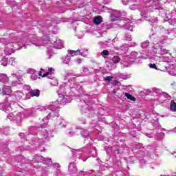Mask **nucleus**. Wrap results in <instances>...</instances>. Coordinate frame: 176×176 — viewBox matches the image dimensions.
<instances>
[{
	"mask_svg": "<svg viewBox=\"0 0 176 176\" xmlns=\"http://www.w3.org/2000/svg\"><path fill=\"white\" fill-rule=\"evenodd\" d=\"M9 63H11V65H16V58H10L9 59Z\"/></svg>",
	"mask_w": 176,
	"mask_h": 176,
	"instance_id": "obj_28",
	"label": "nucleus"
},
{
	"mask_svg": "<svg viewBox=\"0 0 176 176\" xmlns=\"http://www.w3.org/2000/svg\"><path fill=\"white\" fill-rule=\"evenodd\" d=\"M14 96L17 100H21V98H23V96H24V94H23V92H21V91H16L14 92Z\"/></svg>",
	"mask_w": 176,
	"mask_h": 176,
	"instance_id": "obj_14",
	"label": "nucleus"
},
{
	"mask_svg": "<svg viewBox=\"0 0 176 176\" xmlns=\"http://www.w3.org/2000/svg\"><path fill=\"white\" fill-rule=\"evenodd\" d=\"M142 49H146V47H148V46H149V41H144L142 43Z\"/></svg>",
	"mask_w": 176,
	"mask_h": 176,
	"instance_id": "obj_26",
	"label": "nucleus"
},
{
	"mask_svg": "<svg viewBox=\"0 0 176 176\" xmlns=\"http://www.w3.org/2000/svg\"><path fill=\"white\" fill-rule=\"evenodd\" d=\"M30 94L31 97H39L41 91L38 89L31 90Z\"/></svg>",
	"mask_w": 176,
	"mask_h": 176,
	"instance_id": "obj_13",
	"label": "nucleus"
},
{
	"mask_svg": "<svg viewBox=\"0 0 176 176\" xmlns=\"http://www.w3.org/2000/svg\"><path fill=\"white\" fill-rule=\"evenodd\" d=\"M123 5H129V1H122Z\"/></svg>",
	"mask_w": 176,
	"mask_h": 176,
	"instance_id": "obj_47",
	"label": "nucleus"
},
{
	"mask_svg": "<svg viewBox=\"0 0 176 176\" xmlns=\"http://www.w3.org/2000/svg\"><path fill=\"white\" fill-rule=\"evenodd\" d=\"M45 137H47V133L45 134Z\"/></svg>",
	"mask_w": 176,
	"mask_h": 176,
	"instance_id": "obj_52",
	"label": "nucleus"
},
{
	"mask_svg": "<svg viewBox=\"0 0 176 176\" xmlns=\"http://www.w3.org/2000/svg\"><path fill=\"white\" fill-rule=\"evenodd\" d=\"M89 54V51L87 49H82L79 50V56H82V57H86Z\"/></svg>",
	"mask_w": 176,
	"mask_h": 176,
	"instance_id": "obj_15",
	"label": "nucleus"
},
{
	"mask_svg": "<svg viewBox=\"0 0 176 176\" xmlns=\"http://www.w3.org/2000/svg\"><path fill=\"white\" fill-rule=\"evenodd\" d=\"M168 34L170 35L171 38H175L176 36L175 34L174 33V30H171Z\"/></svg>",
	"mask_w": 176,
	"mask_h": 176,
	"instance_id": "obj_35",
	"label": "nucleus"
},
{
	"mask_svg": "<svg viewBox=\"0 0 176 176\" xmlns=\"http://www.w3.org/2000/svg\"><path fill=\"white\" fill-rule=\"evenodd\" d=\"M125 97L128 98V100H131V101H135V98H134L131 94L125 93Z\"/></svg>",
	"mask_w": 176,
	"mask_h": 176,
	"instance_id": "obj_24",
	"label": "nucleus"
},
{
	"mask_svg": "<svg viewBox=\"0 0 176 176\" xmlns=\"http://www.w3.org/2000/svg\"><path fill=\"white\" fill-rule=\"evenodd\" d=\"M127 57L129 59V63L140 64V63H141V60L140 58L142 57V55L137 52H132Z\"/></svg>",
	"mask_w": 176,
	"mask_h": 176,
	"instance_id": "obj_5",
	"label": "nucleus"
},
{
	"mask_svg": "<svg viewBox=\"0 0 176 176\" xmlns=\"http://www.w3.org/2000/svg\"><path fill=\"white\" fill-rule=\"evenodd\" d=\"M161 176H170V175H161Z\"/></svg>",
	"mask_w": 176,
	"mask_h": 176,
	"instance_id": "obj_54",
	"label": "nucleus"
},
{
	"mask_svg": "<svg viewBox=\"0 0 176 176\" xmlns=\"http://www.w3.org/2000/svg\"><path fill=\"white\" fill-rule=\"evenodd\" d=\"M82 135L84 138H87V137H89V131H84L82 133Z\"/></svg>",
	"mask_w": 176,
	"mask_h": 176,
	"instance_id": "obj_29",
	"label": "nucleus"
},
{
	"mask_svg": "<svg viewBox=\"0 0 176 176\" xmlns=\"http://www.w3.org/2000/svg\"><path fill=\"white\" fill-rule=\"evenodd\" d=\"M50 83L52 85V86H57V80H52Z\"/></svg>",
	"mask_w": 176,
	"mask_h": 176,
	"instance_id": "obj_32",
	"label": "nucleus"
},
{
	"mask_svg": "<svg viewBox=\"0 0 176 176\" xmlns=\"http://www.w3.org/2000/svg\"><path fill=\"white\" fill-rule=\"evenodd\" d=\"M53 167H54V168H60V164H58V163H54V164H53Z\"/></svg>",
	"mask_w": 176,
	"mask_h": 176,
	"instance_id": "obj_36",
	"label": "nucleus"
},
{
	"mask_svg": "<svg viewBox=\"0 0 176 176\" xmlns=\"http://www.w3.org/2000/svg\"><path fill=\"white\" fill-rule=\"evenodd\" d=\"M75 62L76 63V64H81L82 63V59L78 58L75 60Z\"/></svg>",
	"mask_w": 176,
	"mask_h": 176,
	"instance_id": "obj_39",
	"label": "nucleus"
},
{
	"mask_svg": "<svg viewBox=\"0 0 176 176\" xmlns=\"http://www.w3.org/2000/svg\"><path fill=\"white\" fill-rule=\"evenodd\" d=\"M58 94L59 98L57 102H60V104H61L62 105H65V104L71 102V98L65 95V94H62L60 91H58Z\"/></svg>",
	"mask_w": 176,
	"mask_h": 176,
	"instance_id": "obj_6",
	"label": "nucleus"
},
{
	"mask_svg": "<svg viewBox=\"0 0 176 176\" xmlns=\"http://www.w3.org/2000/svg\"><path fill=\"white\" fill-rule=\"evenodd\" d=\"M67 53H68V54H70L72 56V57H74V56H79V50H77L76 51L68 50Z\"/></svg>",
	"mask_w": 176,
	"mask_h": 176,
	"instance_id": "obj_16",
	"label": "nucleus"
},
{
	"mask_svg": "<svg viewBox=\"0 0 176 176\" xmlns=\"http://www.w3.org/2000/svg\"><path fill=\"white\" fill-rule=\"evenodd\" d=\"M72 133H74V132L71 131V132H69V134H72Z\"/></svg>",
	"mask_w": 176,
	"mask_h": 176,
	"instance_id": "obj_51",
	"label": "nucleus"
},
{
	"mask_svg": "<svg viewBox=\"0 0 176 176\" xmlns=\"http://www.w3.org/2000/svg\"><path fill=\"white\" fill-rule=\"evenodd\" d=\"M1 42L3 45H5L4 53L8 56L14 53V50H19L14 47V42L22 43L25 49L31 44L35 45V46H47V47H54L55 49H63L64 47V43L60 38H54L51 41L49 40L47 36L43 37V39H36L34 36H31L29 39L27 38H17L16 37L12 39L1 38Z\"/></svg>",
	"mask_w": 176,
	"mask_h": 176,
	"instance_id": "obj_1",
	"label": "nucleus"
},
{
	"mask_svg": "<svg viewBox=\"0 0 176 176\" xmlns=\"http://www.w3.org/2000/svg\"><path fill=\"white\" fill-rule=\"evenodd\" d=\"M70 61H71V56H69V55H67V56L65 57V58H64L63 63V64H67V65H69Z\"/></svg>",
	"mask_w": 176,
	"mask_h": 176,
	"instance_id": "obj_22",
	"label": "nucleus"
},
{
	"mask_svg": "<svg viewBox=\"0 0 176 176\" xmlns=\"http://www.w3.org/2000/svg\"><path fill=\"white\" fill-rule=\"evenodd\" d=\"M101 56L103 58H107V56H109V51L104 50L101 52Z\"/></svg>",
	"mask_w": 176,
	"mask_h": 176,
	"instance_id": "obj_23",
	"label": "nucleus"
},
{
	"mask_svg": "<svg viewBox=\"0 0 176 176\" xmlns=\"http://www.w3.org/2000/svg\"><path fill=\"white\" fill-rule=\"evenodd\" d=\"M1 65H3V67H6V65H8V59L6 58H3L1 60Z\"/></svg>",
	"mask_w": 176,
	"mask_h": 176,
	"instance_id": "obj_25",
	"label": "nucleus"
},
{
	"mask_svg": "<svg viewBox=\"0 0 176 176\" xmlns=\"http://www.w3.org/2000/svg\"><path fill=\"white\" fill-rule=\"evenodd\" d=\"M170 17L171 19L169 20V23L171 25H174L176 23V10H173L170 14Z\"/></svg>",
	"mask_w": 176,
	"mask_h": 176,
	"instance_id": "obj_9",
	"label": "nucleus"
},
{
	"mask_svg": "<svg viewBox=\"0 0 176 176\" xmlns=\"http://www.w3.org/2000/svg\"><path fill=\"white\" fill-rule=\"evenodd\" d=\"M89 72V69L87 67H83L82 72L80 74L76 75V76H85L86 74Z\"/></svg>",
	"mask_w": 176,
	"mask_h": 176,
	"instance_id": "obj_20",
	"label": "nucleus"
},
{
	"mask_svg": "<svg viewBox=\"0 0 176 176\" xmlns=\"http://www.w3.org/2000/svg\"><path fill=\"white\" fill-rule=\"evenodd\" d=\"M12 76L15 80H20L21 79V78L19 77L16 74H12Z\"/></svg>",
	"mask_w": 176,
	"mask_h": 176,
	"instance_id": "obj_30",
	"label": "nucleus"
},
{
	"mask_svg": "<svg viewBox=\"0 0 176 176\" xmlns=\"http://www.w3.org/2000/svg\"><path fill=\"white\" fill-rule=\"evenodd\" d=\"M169 74H170V75H172L173 76H174L176 75V72L174 71V72H173V71H170V72H169Z\"/></svg>",
	"mask_w": 176,
	"mask_h": 176,
	"instance_id": "obj_41",
	"label": "nucleus"
},
{
	"mask_svg": "<svg viewBox=\"0 0 176 176\" xmlns=\"http://www.w3.org/2000/svg\"><path fill=\"white\" fill-rule=\"evenodd\" d=\"M111 61L114 64H118V63H120V57L118 56H114L113 58H111Z\"/></svg>",
	"mask_w": 176,
	"mask_h": 176,
	"instance_id": "obj_19",
	"label": "nucleus"
},
{
	"mask_svg": "<svg viewBox=\"0 0 176 176\" xmlns=\"http://www.w3.org/2000/svg\"><path fill=\"white\" fill-rule=\"evenodd\" d=\"M11 86H17V82H12V83L11 84Z\"/></svg>",
	"mask_w": 176,
	"mask_h": 176,
	"instance_id": "obj_46",
	"label": "nucleus"
},
{
	"mask_svg": "<svg viewBox=\"0 0 176 176\" xmlns=\"http://www.w3.org/2000/svg\"><path fill=\"white\" fill-rule=\"evenodd\" d=\"M56 124L58 126V129H63V127H67V124L64 120H58L56 121Z\"/></svg>",
	"mask_w": 176,
	"mask_h": 176,
	"instance_id": "obj_12",
	"label": "nucleus"
},
{
	"mask_svg": "<svg viewBox=\"0 0 176 176\" xmlns=\"http://www.w3.org/2000/svg\"><path fill=\"white\" fill-rule=\"evenodd\" d=\"M47 75H49V72L44 74L42 76H43V78H45V76H47Z\"/></svg>",
	"mask_w": 176,
	"mask_h": 176,
	"instance_id": "obj_45",
	"label": "nucleus"
},
{
	"mask_svg": "<svg viewBox=\"0 0 176 176\" xmlns=\"http://www.w3.org/2000/svg\"><path fill=\"white\" fill-rule=\"evenodd\" d=\"M38 75L39 76H42V72H39Z\"/></svg>",
	"mask_w": 176,
	"mask_h": 176,
	"instance_id": "obj_49",
	"label": "nucleus"
},
{
	"mask_svg": "<svg viewBox=\"0 0 176 176\" xmlns=\"http://www.w3.org/2000/svg\"><path fill=\"white\" fill-rule=\"evenodd\" d=\"M157 41L158 42H160L161 43H164V41L162 39V38H157Z\"/></svg>",
	"mask_w": 176,
	"mask_h": 176,
	"instance_id": "obj_44",
	"label": "nucleus"
},
{
	"mask_svg": "<svg viewBox=\"0 0 176 176\" xmlns=\"http://www.w3.org/2000/svg\"><path fill=\"white\" fill-rule=\"evenodd\" d=\"M47 112H48V116L47 118H44L43 120V122L44 124H41V127H45V124H47L49 123V119L50 118H54V116H58V108L56 107L54 104H50L47 110Z\"/></svg>",
	"mask_w": 176,
	"mask_h": 176,
	"instance_id": "obj_3",
	"label": "nucleus"
},
{
	"mask_svg": "<svg viewBox=\"0 0 176 176\" xmlns=\"http://www.w3.org/2000/svg\"><path fill=\"white\" fill-rule=\"evenodd\" d=\"M135 46H137V43H131V45H130V47H135Z\"/></svg>",
	"mask_w": 176,
	"mask_h": 176,
	"instance_id": "obj_42",
	"label": "nucleus"
},
{
	"mask_svg": "<svg viewBox=\"0 0 176 176\" xmlns=\"http://www.w3.org/2000/svg\"><path fill=\"white\" fill-rule=\"evenodd\" d=\"M170 109L172 112H176V103L174 100H171L170 102Z\"/></svg>",
	"mask_w": 176,
	"mask_h": 176,
	"instance_id": "obj_18",
	"label": "nucleus"
},
{
	"mask_svg": "<svg viewBox=\"0 0 176 176\" xmlns=\"http://www.w3.org/2000/svg\"><path fill=\"white\" fill-rule=\"evenodd\" d=\"M21 135H24V133L21 134Z\"/></svg>",
	"mask_w": 176,
	"mask_h": 176,
	"instance_id": "obj_53",
	"label": "nucleus"
},
{
	"mask_svg": "<svg viewBox=\"0 0 176 176\" xmlns=\"http://www.w3.org/2000/svg\"><path fill=\"white\" fill-rule=\"evenodd\" d=\"M128 30H129V31H133V27L130 26V27L128 28Z\"/></svg>",
	"mask_w": 176,
	"mask_h": 176,
	"instance_id": "obj_48",
	"label": "nucleus"
},
{
	"mask_svg": "<svg viewBox=\"0 0 176 176\" xmlns=\"http://www.w3.org/2000/svg\"><path fill=\"white\" fill-rule=\"evenodd\" d=\"M50 74H53L54 72V69L53 67L49 68L48 69Z\"/></svg>",
	"mask_w": 176,
	"mask_h": 176,
	"instance_id": "obj_40",
	"label": "nucleus"
},
{
	"mask_svg": "<svg viewBox=\"0 0 176 176\" xmlns=\"http://www.w3.org/2000/svg\"><path fill=\"white\" fill-rule=\"evenodd\" d=\"M70 80H72V78H70Z\"/></svg>",
	"mask_w": 176,
	"mask_h": 176,
	"instance_id": "obj_55",
	"label": "nucleus"
},
{
	"mask_svg": "<svg viewBox=\"0 0 176 176\" xmlns=\"http://www.w3.org/2000/svg\"><path fill=\"white\" fill-rule=\"evenodd\" d=\"M38 111H46V108L45 107H40L39 108L37 109Z\"/></svg>",
	"mask_w": 176,
	"mask_h": 176,
	"instance_id": "obj_37",
	"label": "nucleus"
},
{
	"mask_svg": "<svg viewBox=\"0 0 176 176\" xmlns=\"http://www.w3.org/2000/svg\"><path fill=\"white\" fill-rule=\"evenodd\" d=\"M102 12H109V10L108 9V8L103 6L102 7Z\"/></svg>",
	"mask_w": 176,
	"mask_h": 176,
	"instance_id": "obj_38",
	"label": "nucleus"
},
{
	"mask_svg": "<svg viewBox=\"0 0 176 176\" xmlns=\"http://www.w3.org/2000/svg\"><path fill=\"white\" fill-rule=\"evenodd\" d=\"M155 93H157V94L159 96L157 99L159 102H163L165 101L166 98L168 100H170V96L167 93L162 92L160 89H155Z\"/></svg>",
	"mask_w": 176,
	"mask_h": 176,
	"instance_id": "obj_7",
	"label": "nucleus"
},
{
	"mask_svg": "<svg viewBox=\"0 0 176 176\" xmlns=\"http://www.w3.org/2000/svg\"><path fill=\"white\" fill-rule=\"evenodd\" d=\"M153 52L155 54H160V56H164V54H168V50H166V48L159 43H156L153 45Z\"/></svg>",
	"mask_w": 176,
	"mask_h": 176,
	"instance_id": "obj_4",
	"label": "nucleus"
},
{
	"mask_svg": "<svg viewBox=\"0 0 176 176\" xmlns=\"http://www.w3.org/2000/svg\"><path fill=\"white\" fill-rule=\"evenodd\" d=\"M113 79V77L112 76H107L104 78V80H107V82H111Z\"/></svg>",
	"mask_w": 176,
	"mask_h": 176,
	"instance_id": "obj_33",
	"label": "nucleus"
},
{
	"mask_svg": "<svg viewBox=\"0 0 176 176\" xmlns=\"http://www.w3.org/2000/svg\"><path fill=\"white\" fill-rule=\"evenodd\" d=\"M127 45H121L119 48V50H122V52H127Z\"/></svg>",
	"mask_w": 176,
	"mask_h": 176,
	"instance_id": "obj_27",
	"label": "nucleus"
},
{
	"mask_svg": "<svg viewBox=\"0 0 176 176\" xmlns=\"http://www.w3.org/2000/svg\"><path fill=\"white\" fill-rule=\"evenodd\" d=\"M126 41H131V35H129V36H126Z\"/></svg>",
	"mask_w": 176,
	"mask_h": 176,
	"instance_id": "obj_43",
	"label": "nucleus"
},
{
	"mask_svg": "<svg viewBox=\"0 0 176 176\" xmlns=\"http://www.w3.org/2000/svg\"><path fill=\"white\" fill-rule=\"evenodd\" d=\"M69 170L71 173H76V167L75 166V164L72 163L70 166H69Z\"/></svg>",
	"mask_w": 176,
	"mask_h": 176,
	"instance_id": "obj_21",
	"label": "nucleus"
},
{
	"mask_svg": "<svg viewBox=\"0 0 176 176\" xmlns=\"http://www.w3.org/2000/svg\"><path fill=\"white\" fill-rule=\"evenodd\" d=\"M148 67H150V68H153L154 69H157L156 65L155 63H153V64L150 63L148 65Z\"/></svg>",
	"mask_w": 176,
	"mask_h": 176,
	"instance_id": "obj_34",
	"label": "nucleus"
},
{
	"mask_svg": "<svg viewBox=\"0 0 176 176\" xmlns=\"http://www.w3.org/2000/svg\"><path fill=\"white\" fill-rule=\"evenodd\" d=\"M126 27H129V24L125 25V28H126Z\"/></svg>",
	"mask_w": 176,
	"mask_h": 176,
	"instance_id": "obj_50",
	"label": "nucleus"
},
{
	"mask_svg": "<svg viewBox=\"0 0 176 176\" xmlns=\"http://www.w3.org/2000/svg\"><path fill=\"white\" fill-rule=\"evenodd\" d=\"M35 161L37 162V163H42L43 162L44 164H52V159L45 158L41 155H37L35 157Z\"/></svg>",
	"mask_w": 176,
	"mask_h": 176,
	"instance_id": "obj_8",
	"label": "nucleus"
},
{
	"mask_svg": "<svg viewBox=\"0 0 176 176\" xmlns=\"http://www.w3.org/2000/svg\"><path fill=\"white\" fill-rule=\"evenodd\" d=\"M128 61H130V59L127 56L124 58V60L122 61V65L124 68H128V67H130L131 65V63Z\"/></svg>",
	"mask_w": 176,
	"mask_h": 176,
	"instance_id": "obj_11",
	"label": "nucleus"
},
{
	"mask_svg": "<svg viewBox=\"0 0 176 176\" xmlns=\"http://www.w3.org/2000/svg\"><path fill=\"white\" fill-rule=\"evenodd\" d=\"M154 60L156 61H160V62H164L166 63V61H168V57L167 56H154L153 57Z\"/></svg>",
	"mask_w": 176,
	"mask_h": 176,
	"instance_id": "obj_10",
	"label": "nucleus"
},
{
	"mask_svg": "<svg viewBox=\"0 0 176 176\" xmlns=\"http://www.w3.org/2000/svg\"><path fill=\"white\" fill-rule=\"evenodd\" d=\"M72 75H74L73 72L67 73L66 76H65V79H68V78H69V76H72Z\"/></svg>",
	"mask_w": 176,
	"mask_h": 176,
	"instance_id": "obj_31",
	"label": "nucleus"
},
{
	"mask_svg": "<svg viewBox=\"0 0 176 176\" xmlns=\"http://www.w3.org/2000/svg\"><path fill=\"white\" fill-rule=\"evenodd\" d=\"M102 22V18H101L100 16H97L94 19V23L95 24H97V25L101 24Z\"/></svg>",
	"mask_w": 176,
	"mask_h": 176,
	"instance_id": "obj_17",
	"label": "nucleus"
},
{
	"mask_svg": "<svg viewBox=\"0 0 176 176\" xmlns=\"http://www.w3.org/2000/svg\"><path fill=\"white\" fill-rule=\"evenodd\" d=\"M9 82V77L5 74H0V94H4V96H10L12 94V89L10 86H8Z\"/></svg>",
	"mask_w": 176,
	"mask_h": 176,
	"instance_id": "obj_2",
	"label": "nucleus"
}]
</instances>
